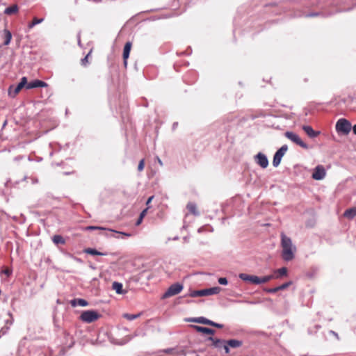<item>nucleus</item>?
<instances>
[{
  "instance_id": "nucleus-1",
  "label": "nucleus",
  "mask_w": 356,
  "mask_h": 356,
  "mask_svg": "<svg viewBox=\"0 0 356 356\" xmlns=\"http://www.w3.org/2000/svg\"><path fill=\"white\" fill-rule=\"evenodd\" d=\"M280 236L282 259L286 261H291L294 259L296 247L293 244L291 238L284 233L282 232Z\"/></svg>"
},
{
  "instance_id": "nucleus-2",
  "label": "nucleus",
  "mask_w": 356,
  "mask_h": 356,
  "mask_svg": "<svg viewBox=\"0 0 356 356\" xmlns=\"http://www.w3.org/2000/svg\"><path fill=\"white\" fill-rule=\"evenodd\" d=\"M221 288L219 286H215L209 289H205L202 290L193 291L189 293L191 297H200V296H208L213 294H218L220 292Z\"/></svg>"
},
{
  "instance_id": "nucleus-3",
  "label": "nucleus",
  "mask_w": 356,
  "mask_h": 356,
  "mask_svg": "<svg viewBox=\"0 0 356 356\" xmlns=\"http://www.w3.org/2000/svg\"><path fill=\"white\" fill-rule=\"evenodd\" d=\"M100 315L94 310H87L82 312L80 319L85 323H90L97 321Z\"/></svg>"
},
{
  "instance_id": "nucleus-4",
  "label": "nucleus",
  "mask_w": 356,
  "mask_h": 356,
  "mask_svg": "<svg viewBox=\"0 0 356 356\" xmlns=\"http://www.w3.org/2000/svg\"><path fill=\"white\" fill-rule=\"evenodd\" d=\"M336 130L338 133L348 134L351 130V124L346 119H339L336 124Z\"/></svg>"
},
{
  "instance_id": "nucleus-5",
  "label": "nucleus",
  "mask_w": 356,
  "mask_h": 356,
  "mask_svg": "<svg viewBox=\"0 0 356 356\" xmlns=\"http://www.w3.org/2000/svg\"><path fill=\"white\" fill-rule=\"evenodd\" d=\"M288 150V146L286 145H282L274 154L273 165L274 167H277L282 161V157Z\"/></svg>"
},
{
  "instance_id": "nucleus-6",
  "label": "nucleus",
  "mask_w": 356,
  "mask_h": 356,
  "mask_svg": "<svg viewBox=\"0 0 356 356\" xmlns=\"http://www.w3.org/2000/svg\"><path fill=\"white\" fill-rule=\"evenodd\" d=\"M284 136L293 143L298 145L302 148L308 149V145L304 143L299 136L292 131H286L284 133Z\"/></svg>"
},
{
  "instance_id": "nucleus-7",
  "label": "nucleus",
  "mask_w": 356,
  "mask_h": 356,
  "mask_svg": "<svg viewBox=\"0 0 356 356\" xmlns=\"http://www.w3.org/2000/svg\"><path fill=\"white\" fill-rule=\"evenodd\" d=\"M183 289V285L179 283L172 284L167 291L163 294V298H166L179 293Z\"/></svg>"
},
{
  "instance_id": "nucleus-8",
  "label": "nucleus",
  "mask_w": 356,
  "mask_h": 356,
  "mask_svg": "<svg viewBox=\"0 0 356 356\" xmlns=\"http://www.w3.org/2000/svg\"><path fill=\"white\" fill-rule=\"evenodd\" d=\"M27 84V79L24 76L17 86H10L8 90L10 96L15 97Z\"/></svg>"
},
{
  "instance_id": "nucleus-9",
  "label": "nucleus",
  "mask_w": 356,
  "mask_h": 356,
  "mask_svg": "<svg viewBox=\"0 0 356 356\" xmlns=\"http://www.w3.org/2000/svg\"><path fill=\"white\" fill-rule=\"evenodd\" d=\"M326 172L324 167L321 165H317L312 174V178L315 180H321L325 177Z\"/></svg>"
},
{
  "instance_id": "nucleus-10",
  "label": "nucleus",
  "mask_w": 356,
  "mask_h": 356,
  "mask_svg": "<svg viewBox=\"0 0 356 356\" xmlns=\"http://www.w3.org/2000/svg\"><path fill=\"white\" fill-rule=\"evenodd\" d=\"M255 161L257 163L260 165L262 168H266L268 165V160L267 159V156L264 154L263 153H258L254 156Z\"/></svg>"
},
{
  "instance_id": "nucleus-11",
  "label": "nucleus",
  "mask_w": 356,
  "mask_h": 356,
  "mask_svg": "<svg viewBox=\"0 0 356 356\" xmlns=\"http://www.w3.org/2000/svg\"><path fill=\"white\" fill-rule=\"evenodd\" d=\"M239 277L243 281L249 282L254 284H258V276L251 275L246 273H241L239 274Z\"/></svg>"
},
{
  "instance_id": "nucleus-12",
  "label": "nucleus",
  "mask_w": 356,
  "mask_h": 356,
  "mask_svg": "<svg viewBox=\"0 0 356 356\" xmlns=\"http://www.w3.org/2000/svg\"><path fill=\"white\" fill-rule=\"evenodd\" d=\"M47 83H45L42 81H40V80H35L32 82L27 83V84H26L27 89H32V88H38V87H47Z\"/></svg>"
},
{
  "instance_id": "nucleus-13",
  "label": "nucleus",
  "mask_w": 356,
  "mask_h": 356,
  "mask_svg": "<svg viewBox=\"0 0 356 356\" xmlns=\"http://www.w3.org/2000/svg\"><path fill=\"white\" fill-rule=\"evenodd\" d=\"M131 45L132 44H131V42H127L124 47L123 59H124V65H127V59L129 56L130 51L131 49Z\"/></svg>"
},
{
  "instance_id": "nucleus-14",
  "label": "nucleus",
  "mask_w": 356,
  "mask_h": 356,
  "mask_svg": "<svg viewBox=\"0 0 356 356\" xmlns=\"http://www.w3.org/2000/svg\"><path fill=\"white\" fill-rule=\"evenodd\" d=\"M302 129L311 138H315L320 134V131H314L310 126L304 125Z\"/></svg>"
},
{
  "instance_id": "nucleus-15",
  "label": "nucleus",
  "mask_w": 356,
  "mask_h": 356,
  "mask_svg": "<svg viewBox=\"0 0 356 356\" xmlns=\"http://www.w3.org/2000/svg\"><path fill=\"white\" fill-rule=\"evenodd\" d=\"M1 36L3 40V44L8 45L12 39L11 32L7 29H4Z\"/></svg>"
},
{
  "instance_id": "nucleus-16",
  "label": "nucleus",
  "mask_w": 356,
  "mask_h": 356,
  "mask_svg": "<svg viewBox=\"0 0 356 356\" xmlns=\"http://www.w3.org/2000/svg\"><path fill=\"white\" fill-rule=\"evenodd\" d=\"M70 305L72 307H76L77 305L81 307H86L88 305V302L84 299L77 298L72 300L70 301Z\"/></svg>"
},
{
  "instance_id": "nucleus-17",
  "label": "nucleus",
  "mask_w": 356,
  "mask_h": 356,
  "mask_svg": "<svg viewBox=\"0 0 356 356\" xmlns=\"http://www.w3.org/2000/svg\"><path fill=\"white\" fill-rule=\"evenodd\" d=\"M197 332H202L206 334H213L215 331L212 329L205 327H201L198 325H193V326Z\"/></svg>"
},
{
  "instance_id": "nucleus-18",
  "label": "nucleus",
  "mask_w": 356,
  "mask_h": 356,
  "mask_svg": "<svg viewBox=\"0 0 356 356\" xmlns=\"http://www.w3.org/2000/svg\"><path fill=\"white\" fill-rule=\"evenodd\" d=\"M189 321L202 323V324H204V325H210L211 324V321L209 320L204 317L194 318L189 320Z\"/></svg>"
},
{
  "instance_id": "nucleus-19",
  "label": "nucleus",
  "mask_w": 356,
  "mask_h": 356,
  "mask_svg": "<svg viewBox=\"0 0 356 356\" xmlns=\"http://www.w3.org/2000/svg\"><path fill=\"white\" fill-rule=\"evenodd\" d=\"M356 216V208L352 207L345 211L343 216L348 218L353 219Z\"/></svg>"
},
{
  "instance_id": "nucleus-20",
  "label": "nucleus",
  "mask_w": 356,
  "mask_h": 356,
  "mask_svg": "<svg viewBox=\"0 0 356 356\" xmlns=\"http://www.w3.org/2000/svg\"><path fill=\"white\" fill-rule=\"evenodd\" d=\"M208 339L212 342V345L216 348H221L225 343V341L214 339L212 337H209Z\"/></svg>"
},
{
  "instance_id": "nucleus-21",
  "label": "nucleus",
  "mask_w": 356,
  "mask_h": 356,
  "mask_svg": "<svg viewBox=\"0 0 356 356\" xmlns=\"http://www.w3.org/2000/svg\"><path fill=\"white\" fill-rule=\"evenodd\" d=\"M112 289L115 291L118 294H123L125 292L122 289V284L114 282L112 284Z\"/></svg>"
},
{
  "instance_id": "nucleus-22",
  "label": "nucleus",
  "mask_w": 356,
  "mask_h": 356,
  "mask_svg": "<svg viewBox=\"0 0 356 356\" xmlns=\"http://www.w3.org/2000/svg\"><path fill=\"white\" fill-rule=\"evenodd\" d=\"M18 10V6L17 4H14V5H12L9 7H7L3 13L6 14V15H13L14 13H16Z\"/></svg>"
},
{
  "instance_id": "nucleus-23",
  "label": "nucleus",
  "mask_w": 356,
  "mask_h": 356,
  "mask_svg": "<svg viewBox=\"0 0 356 356\" xmlns=\"http://www.w3.org/2000/svg\"><path fill=\"white\" fill-rule=\"evenodd\" d=\"M225 343L232 348H238L242 345V341L236 339H230L228 341H225Z\"/></svg>"
},
{
  "instance_id": "nucleus-24",
  "label": "nucleus",
  "mask_w": 356,
  "mask_h": 356,
  "mask_svg": "<svg viewBox=\"0 0 356 356\" xmlns=\"http://www.w3.org/2000/svg\"><path fill=\"white\" fill-rule=\"evenodd\" d=\"M187 209L190 213L195 216H199V212L197 210L196 204L192 202H190L187 204Z\"/></svg>"
},
{
  "instance_id": "nucleus-25",
  "label": "nucleus",
  "mask_w": 356,
  "mask_h": 356,
  "mask_svg": "<svg viewBox=\"0 0 356 356\" xmlns=\"http://www.w3.org/2000/svg\"><path fill=\"white\" fill-rule=\"evenodd\" d=\"M321 13L318 12H299L298 14H296V16H305V17H314L318 16Z\"/></svg>"
},
{
  "instance_id": "nucleus-26",
  "label": "nucleus",
  "mask_w": 356,
  "mask_h": 356,
  "mask_svg": "<svg viewBox=\"0 0 356 356\" xmlns=\"http://www.w3.org/2000/svg\"><path fill=\"white\" fill-rule=\"evenodd\" d=\"M84 252L91 255H107L106 252H101L92 248H87L84 250Z\"/></svg>"
},
{
  "instance_id": "nucleus-27",
  "label": "nucleus",
  "mask_w": 356,
  "mask_h": 356,
  "mask_svg": "<svg viewBox=\"0 0 356 356\" xmlns=\"http://www.w3.org/2000/svg\"><path fill=\"white\" fill-rule=\"evenodd\" d=\"M142 15H143L142 13L137 14V15L133 16L129 19V21H128L127 22H134V21H136L137 22H145L147 20V19L142 18L141 17Z\"/></svg>"
},
{
  "instance_id": "nucleus-28",
  "label": "nucleus",
  "mask_w": 356,
  "mask_h": 356,
  "mask_svg": "<svg viewBox=\"0 0 356 356\" xmlns=\"http://www.w3.org/2000/svg\"><path fill=\"white\" fill-rule=\"evenodd\" d=\"M273 278H274V276L272 275L264 276L261 277H258V284L266 283V282H269L270 280H272Z\"/></svg>"
},
{
  "instance_id": "nucleus-29",
  "label": "nucleus",
  "mask_w": 356,
  "mask_h": 356,
  "mask_svg": "<svg viewBox=\"0 0 356 356\" xmlns=\"http://www.w3.org/2000/svg\"><path fill=\"white\" fill-rule=\"evenodd\" d=\"M53 242L55 244H64L65 240L60 235H54L52 238Z\"/></svg>"
},
{
  "instance_id": "nucleus-30",
  "label": "nucleus",
  "mask_w": 356,
  "mask_h": 356,
  "mask_svg": "<svg viewBox=\"0 0 356 356\" xmlns=\"http://www.w3.org/2000/svg\"><path fill=\"white\" fill-rule=\"evenodd\" d=\"M275 273H278L279 275L275 277H278L279 276H285L287 274V268L285 267H282L275 270Z\"/></svg>"
},
{
  "instance_id": "nucleus-31",
  "label": "nucleus",
  "mask_w": 356,
  "mask_h": 356,
  "mask_svg": "<svg viewBox=\"0 0 356 356\" xmlns=\"http://www.w3.org/2000/svg\"><path fill=\"white\" fill-rule=\"evenodd\" d=\"M140 314H124V318H127L129 321H133L140 316Z\"/></svg>"
},
{
  "instance_id": "nucleus-32",
  "label": "nucleus",
  "mask_w": 356,
  "mask_h": 356,
  "mask_svg": "<svg viewBox=\"0 0 356 356\" xmlns=\"http://www.w3.org/2000/svg\"><path fill=\"white\" fill-rule=\"evenodd\" d=\"M147 209H148V208H147V209H144V210L140 213V216H139V218L138 219V220H137V222H136V225H139L141 223V222H142V220H143V218H144V217H145V216L146 215V213H147Z\"/></svg>"
},
{
  "instance_id": "nucleus-33",
  "label": "nucleus",
  "mask_w": 356,
  "mask_h": 356,
  "mask_svg": "<svg viewBox=\"0 0 356 356\" xmlns=\"http://www.w3.org/2000/svg\"><path fill=\"white\" fill-rule=\"evenodd\" d=\"M92 53V49L88 52V54L83 58L81 59V65L83 66H86L88 63V57Z\"/></svg>"
},
{
  "instance_id": "nucleus-34",
  "label": "nucleus",
  "mask_w": 356,
  "mask_h": 356,
  "mask_svg": "<svg viewBox=\"0 0 356 356\" xmlns=\"http://www.w3.org/2000/svg\"><path fill=\"white\" fill-rule=\"evenodd\" d=\"M292 284L291 282H286L280 286H278V289H279V291L280 290H284L285 289H286L287 287H289L291 284Z\"/></svg>"
},
{
  "instance_id": "nucleus-35",
  "label": "nucleus",
  "mask_w": 356,
  "mask_h": 356,
  "mask_svg": "<svg viewBox=\"0 0 356 356\" xmlns=\"http://www.w3.org/2000/svg\"><path fill=\"white\" fill-rule=\"evenodd\" d=\"M144 166H145L144 159H142L140 161V162L138 163V171L140 172V171L143 170Z\"/></svg>"
},
{
  "instance_id": "nucleus-36",
  "label": "nucleus",
  "mask_w": 356,
  "mask_h": 356,
  "mask_svg": "<svg viewBox=\"0 0 356 356\" xmlns=\"http://www.w3.org/2000/svg\"><path fill=\"white\" fill-rule=\"evenodd\" d=\"M218 283L220 284H222V285H227L228 282H227V278H225V277H220L218 279Z\"/></svg>"
},
{
  "instance_id": "nucleus-37",
  "label": "nucleus",
  "mask_w": 356,
  "mask_h": 356,
  "mask_svg": "<svg viewBox=\"0 0 356 356\" xmlns=\"http://www.w3.org/2000/svg\"><path fill=\"white\" fill-rule=\"evenodd\" d=\"M88 230H95V229H102V230H104L106 229V228L104 227H97V226H89L86 228Z\"/></svg>"
},
{
  "instance_id": "nucleus-38",
  "label": "nucleus",
  "mask_w": 356,
  "mask_h": 356,
  "mask_svg": "<svg viewBox=\"0 0 356 356\" xmlns=\"http://www.w3.org/2000/svg\"><path fill=\"white\" fill-rule=\"evenodd\" d=\"M222 347L223 348V349L225 350V352L226 353H229V346L227 345V343H224Z\"/></svg>"
},
{
  "instance_id": "nucleus-39",
  "label": "nucleus",
  "mask_w": 356,
  "mask_h": 356,
  "mask_svg": "<svg viewBox=\"0 0 356 356\" xmlns=\"http://www.w3.org/2000/svg\"><path fill=\"white\" fill-rule=\"evenodd\" d=\"M211 324L210 325L211 326H214V327H218V328H222L223 327V325L222 324H219V323H215L213 321H211Z\"/></svg>"
},
{
  "instance_id": "nucleus-40",
  "label": "nucleus",
  "mask_w": 356,
  "mask_h": 356,
  "mask_svg": "<svg viewBox=\"0 0 356 356\" xmlns=\"http://www.w3.org/2000/svg\"><path fill=\"white\" fill-rule=\"evenodd\" d=\"M44 21L43 18L34 17L31 22H39L41 23Z\"/></svg>"
},
{
  "instance_id": "nucleus-41",
  "label": "nucleus",
  "mask_w": 356,
  "mask_h": 356,
  "mask_svg": "<svg viewBox=\"0 0 356 356\" xmlns=\"http://www.w3.org/2000/svg\"><path fill=\"white\" fill-rule=\"evenodd\" d=\"M278 291H279L278 286L275 287V288H273V289H269L267 290V291L268 293H276Z\"/></svg>"
},
{
  "instance_id": "nucleus-42",
  "label": "nucleus",
  "mask_w": 356,
  "mask_h": 356,
  "mask_svg": "<svg viewBox=\"0 0 356 356\" xmlns=\"http://www.w3.org/2000/svg\"><path fill=\"white\" fill-rule=\"evenodd\" d=\"M153 198H154V196H151V197H149L147 199L146 204H149L152 202V200H153Z\"/></svg>"
},
{
  "instance_id": "nucleus-43",
  "label": "nucleus",
  "mask_w": 356,
  "mask_h": 356,
  "mask_svg": "<svg viewBox=\"0 0 356 356\" xmlns=\"http://www.w3.org/2000/svg\"><path fill=\"white\" fill-rule=\"evenodd\" d=\"M162 19V17H156V16H154L152 20L154 21V20H157V19Z\"/></svg>"
},
{
  "instance_id": "nucleus-44",
  "label": "nucleus",
  "mask_w": 356,
  "mask_h": 356,
  "mask_svg": "<svg viewBox=\"0 0 356 356\" xmlns=\"http://www.w3.org/2000/svg\"><path fill=\"white\" fill-rule=\"evenodd\" d=\"M172 350H173L172 349H166L164 350V352L166 353H170L172 352Z\"/></svg>"
},
{
  "instance_id": "nucleus-45",
  "label": "nucleus",
  "mask_w": 356,
  "mask_h": 356,
  "mask_svg": "<svg viewBox=\"0 0 356 356\" xmlns=\"http://www.w3.org/2000/svg\"><path fill=\"white\" fill-rule=\"evenodd\" d=\"M353 133L356 135V124H355L353 127Z\"/></svg>"
},
{
  "instance_id": "nucleus-46",
  "label": "nucleus",
  "mask_w": 356,
  "mask_h": 356,
  "mask_svg": "<svg viewBox=\"0 0 356 356\" xmlns=\"http://www.w3.org/2000/svg\"><path fill=\"white\" fill-rule=\"evenodd\" d=\"M157 160H158V162L160 164V165H163V162L161 161V160L159 157H157Z\"/></svg>"
},
{
  "instance_id": "nucleus-47",
  "label": "nucleus",
  "mask_w": 356,
  "mask_h": 356,
  "mask_svg": "<svg viewBox=\"0 0 356 356\" xmlns=\"http://www.w3.org/2000/svg\"><path fill=\"white\" fill-rule=\"evenodd\" d=\"M121 234H123L124 236H130L131 234H127V233H124V232H120Z\"/></svg>"
},
{
  "instance_id": "nucleus-48",
  "label": "nucleus",
  "mask_w": 356,
  "mask_h": 356,
  "mask_svg": "<svg viewBox=\"0 0 356 356\" xmlns=\"http://www.w3.org/2000/svg\"><path fill=\"white\" fill-rule=\"evenodd\" d=\"M4 273H5V274H6V275H10V271H9V270H6L4 271Z\"/></svg>"
},
{
  "instance_id": "nucleus-49",
  "label": "nucleus",
  "mask_w": 356,
  "mask_h": 356,
  "mask_svg": "<svg viewBox=\"0 0 356 356\" xmlns=\"http://www.w3.org/2000/svg\"><path fill=\"white\" fill-rule=\"evenodd\" d=\"M35 24V23L31 24L30 28H32Z\"/></svg>"
},
{
  "instance_id": "nucleus-50",
  "label": "nucleus",
  "mask_w": 356,
  "mask_h": 356,
  "mask_svg": "<svg viewBox=\"0 0 356 356\" xmlns=\"http://www.w3.org/2000/svg\"><path fill=\"white\" fill-rule=\"evenodd\" d=\"M108 230H109V231H111V232H115V231H114V230H113V229H108Z\"/></svg>"
}]
</instances>
